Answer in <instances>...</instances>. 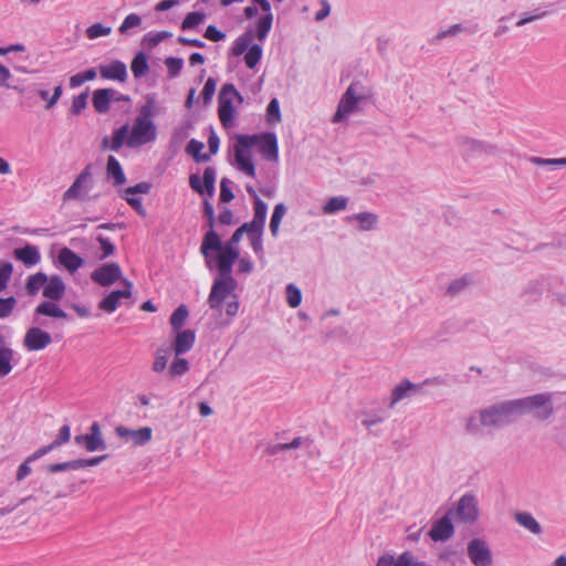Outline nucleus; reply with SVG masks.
Wrapping results in <instances>:
<instances>
[{
  "label": "nucleus",
  "mask_w": 566,
  "mask_h": 566,
  "mask_svg": "<svg viewBox=\"0 0 566 566\" xmlns=\"http://www.w3.org/2000/svg\"><path fill=\"white\" fill-rule=\"evenodd\" d=\"M234 159L240 171L249 177H255V165L249 153V149L260 144V153L269 161H277L279 144L274 133H264L262 135H241L235 136Z\"/></svg>",
  "instance_id": "1"
},
{
  "label": "nucleus",
  "mask_w": 566,
  "mask_h": 566,
  "mask_svg": "<svg viewBox=\"0 0 566 566\" xmlns=\"http://www.w3.org/2000/svg\"><path fill=\"white\" fill-rule=\"evenodd\" d=\"M518 417L516 399L500 401L472 413L465 421V431L472 437H481L483 429L507 426Z\"/></svg>",
  "instance_id": "2"
},
{
  "label": "nucleus",
  "mask_w": 566,
  "mask_h": 566,
  "mask_svg": "<svg viewBox=\"0 0 566 566\" xmlns=\"http://www.w3.org/2000/svg\"><path fill=\"white\" fill-rule=\"evenodd\" d=\"M516 403L520 417L531 413L541 422L547 421L555 413L554 394L549 391L516 398Z\"/></svg>",
  "instance_id": "3"
},
{
  "label": "nucleus",
  "mask_w": 566,
  "mask_h": 566,
  "mask_svg": "<svg viewBox=\"0 0 566 566\" xmlns=\"http://www.w3.org/2000/svg\"><path fill=\"white\" fill-rule=\"evenodd\" d=\"M211 251H217V260L216 261H226L231 264L239 259V250L237 245L230 244V241H227L224 244L222 243L220 235L214 230H209L202 239V243L200 247V252L206 260V265L208 269H213V262L211 256Z\"/></svg>",
  "instance_id": "4"
},
{
  "label": "nucleus",
  "mask_w": 566,
  "mask_h": 566,
  "mask_svg": "<svg viewBox=\"0 0 566 566\" xmlns=\"http://www.w3.org/2000/svg\"><path fill=\"white\" fill-rule=\"evenodd\" d=\"M234 98L239 103L243 102V96L238 92V90L232 83L223 84L218 96V115L224 128H230L233 126L235 113L233 107Z\"/></svg>",
  "instance_id": "5"
},
{
  "label": "nucleus",
  "mask_w": 566,
  "mask_h": 566,
  "mask_svg": "<svg viewBox=\"0 0 566 566\" xmlns=\"http://www.w3.org/2000/svg\"><path fill=\"white\" fill-rule=\"evenodd\" d=\"M156 137L157 127L153 120L135 118L132 128L129 127L125 144L128 148L134 149L154 142Z\"/></svg>",
  "instance_id": "6"
},
{
  "label": "nucleus",
  "mask_w": 566,
  "mask_h": 566,
  "mask_svg": "<svg viewBox=\"0 0 566 566\" xmlns=\"http://www.w3.org/2000/svg\"><path fill=\"white\" fill-rule=\"evenodd\" d=\"M92 165L88 164L81 174L75 178L70 188L63 193V201L80 200L86 201L91 198L95 199L98 195L90 197L88 193L93 188L94 181L92 176Z\"/></svg>",
  "instance_id": "7"
},
{
  "label": "nucleus",
  "mask_w": 566,
  "mask_h": 566,
  "mask_svg": "<svg viewBox=\"0 0 566 566\" xmlns=\"http://www.w3.org/2000/svg\"><path fill=\"white\" fill-rule=\"evenodd\" d=\"M369 95L368 92H356L355 83H352L346 92L343 94L337 111L333 116V123H340L347 115L354 113L358 108V103L361 99L367 98Z\"/></svg>",
  "instance_id": "8"
},
{
  "label": "nucleus",
  "mask_w": 566,
  "mask_h": 566,
  "mask_svg": "<svg viewBox=\"0 0 566 566\" xmlns=\"http://www.w3.org/2000/svg\"><path fill=\"white\" fill-rule=\"evenodd\" d=\"M468 557L474 566H492L493 554L489 544L482 538H472L467 547Z\"/></svg>",
  "instance_id": "9"
},
{
  "label": "nucleus",
  "mask_w": 566,
  "mask_h": 566,
  "mask_svg": "<svg viewBox=\"0 0 566 566\" xmlns=\"http://www.w3.org/2000/svg\"><path fill=\"white\" fill-rule=\"evenodd\" d=\"M91 279L93 282L104 287L111 286L115 282L124 280L122 268L116 262H108L95 269L91 273Z\"/></svg>",
  "instance_id": "10"
},
{
  "label": "nucleus",
  "mask_w": 566,
  "mask_h": 566,
  "mask_svg": "<svg viewBox=\"0 0 566 566\" xmlns=\"http://www.w3.org/2000/svg\"><path fill=\"white\" fill-rule=\"evenodd\" d=\"M457 144L460 148L461 154L468 158L475 157L482 154L495 155L497 150L496 146L492 144L473 139L468 136H459L457 138Z\"/></svg>",
  "instance_id": "11"
},
{
  "label": "nucleus",
  "mask_w": 566,
  "mask_h": 566,
  "mask_svg": "<svg viewBox=\"0 0 566 566\" xmlns=\"http://www.w3.org/2000/svg\"><path fill=\"white\" fill-rule=\"evenodd\" d=\"M74 441L83 446L88 452L106 450L107 446L103 438L98 422H93L90 427V433L75 436Z\"/></svg>",
  "instance_id": "12"
},
{
  "label": "nucleus",
  "mask_w": 566,
  "mask_h": 566,
  "mask_svg": "<svg viewBox=\"0 0 566 566\" xmlns=\"http://www.w3.org/2000/svg\"><path fill=\"white\" fill-rule=\"evenodd\" d=\"M107 458H108V455L104 454V455H99V457H93L90 459H74V460H70V461H65V462L52 463V464H48L44 468V471L46 473L53 474V473H59V472H63L66 470H81L86 467L98 465Z\"/></svg>",
  "instance_id": "13"
},
{
  "label": "nucleus",
  "mask_w": 566,
  "mask_h": 566,
  "mask_svg": "<svg viewBox=\"0 0 566 566\" xmlns=\"http://www.w3.org/2000/svg\"><path fill=\"white\" fill-rule=\"evenodd\" d=\"M216 176V169L213 167H207L203 170V181H201L198 174H192L189 177V185L199 195H208L209 197H212L214 195Z\"/></svg>",
  "instance_id": "14"
},
{
  "label": "nucleus",
  "mask_w": 566,
  "mask_h": 566,
  "mask_svg": "<svg viewBox=\"0 0 566 566\" xmlns=\"http://www.w3.org/2000/svg\"><path fill=\"white\" fill-rule=\"evenodd\" d=\"M237 283L214 280L208 297L210 308L220 311L226 298L234 292Z\"/></svg>",
  "instance_id": "15"
},
{
  "label": "nucleus",
  "mask_w": 566,
  "mask_h": 566,
  "mask_svg": "<svg viewBox=\"0 0 566 566\" xmlns=\"http://www.w3.org/2000/svg\"><path fill=\"white\" fill-rule=\"evenodd\" d=\"M116 434L126 441H132L135 447L147 444L153 438V429L150 427H142L139 429H129L125 426L115 428Z\"/></svg>",
  "instance_id": "16"
},
{
  "label": "nucleus",
  "mask_w": 566,
  "mask_h": 566,
  "mask_svg": "<svg viewBox=\"0 0 566 566\" xmlns=\"http://www.w3.org/2000/svg\"><path fill=\"white\" fill-rule=\"evenodd\" d=\"M122 283L124 285L123 290H114L99 301V310L106 313H113L118 307L120 298H128L132 296L133 283L127 279L122 280Z\"/></svg>",
  "instance_id": "17"
},
{
  "label": "nucleus",
  "mask_w": 566,
  "mask_h": 566,
  "mask_svg": "<svg viewBox=\"0 0 566 566\" xmlns=\"http://www.w3.org/2000/svg\"><path fill=\"white\" fill-rule=\"evenodd\" d=\"M52 343L50 333L40 327H31L27 331L23 338V346L32 352L44 349Z\"/></svg>",
  "instance_id": "18"
},
{
  "label": "nucleus",
  "mask_w": 566,
  "mask_h": 566,
  "mask_svg": "<svg viewBox=\"0 0 566 566\" xmlns=\"http://www.w3.org/2000/svg\"><path fill=\"white\" fill-rule=\"evenodd\" d=\"M455 514L464 523L474 522L479 514L475 496L472 494L461 496L457 503Z\"/></svg>",
  "instance_id": "19"
},
{
  "label": "nucleus",
  "mask_w": 566,
  "mask_h": 566,
  "mask_svg": "<svg viewBox=\"0 0 566 566\" xmlns=\"http://www.w3.org/2000/svg\"><path fill=\"white\" fill-rule=\"evenodd\" d=\"M98 70L105 80L125 83L128 77L126 64L119 60H114L107 65H99Z\"/></svg>",
  "instance_id": "20"
},
{
  "label": "nucleus",
  "mask_w": 566,
  "mask_h": 566,
  "mask_svg": "<svg viewBox=\"0 0 566 566\" xmlns=\"http://www.w3.org/2000/svg\"><path fill=\"white\" fill-rule=\"evenodd\" d=\"M454 534L453 524L449 515H444L438 520L431 527L429 536L434 542H444L450 539Z\"/></svg>",
  "instance_id": "21"
},
{
  "label": "nucleus",
  "mask_w": 566,
  "mask_h": 566,
  "mask_svg": "<svg viewBox=\"0 0 566 566\" xmlns=\"http://www.w3.org/2000/svg\"><path fill=\"white\" fill-rule=\"evenodd\" d=\"M129 132V124H124L119 128L113 132V136H105L102 139L101 148L102 150L109 149L112 151H118L125 144V139Z\"/></svg>",
  "instance_id": "22"
},
{
  "label": "nucleus",
  "mask_w": 566,
  "mask_h": 566,
  "mask_svg": "<svg viewBox=\"0 0 566 566\" xmlns=\"http://www.w3.org/2000/svg\"><path fill=\"white\" fill-rule=\"evenodd\" d=\"M65 284L61 276H48V282L44 284L43 296L50 301L59 302L65 295Z\"/></svg>",
  "instance_id": "23"
},
{
  "label": "nucleus",
  "mask_w": 566,
  "mask_h": 566,
  "mask_svg": "<svg viewBox=\"0 0 566 566\" xmlns=\"http://www.w3.org/2000/svg\"><path fill=\"white\" fill-rule=\"evenodd\" d=\"M59 263L70 273H75L85 263L84 259L69 248H62L57 255Z\"/></svg>",
  "instance_id": "24"
},
{
  "label": "nucleus",
  "mask_w": 566,
  "mask_h": 566,
  "mask_svg": "<svg viewBox=\"0 0 566 566\" xmlns=\"http://www.w3.org/2000/svg\"><path fill=\"white\" fill-rule=\"evenodd\" d=\"M195 340H196V334L193 331L185 329V331L178 332L176 339L172 344V347L170 349L174 350L176 356L186 354L187 352H189L192 348Z\"/></svg>",
  "instance_id": "25"
},
{
  "label": "nucleus",
  "mask_w": 566,
  "mask_h": 566,
  "mask_svg": "<svg viewBox=\"0 0 566 566\" xmlns=\"http://www.w3.org/2000/svg\"><path fill=\"white\" fill-rule=\"evenodd\" d=\"M34 496L33 500L35 499H41V497H44V496H50V495H53L54 499H61V497H64L66 496L65 493L62 492V490L59 488V484L56 482V480L54 479H43L39 486L34 489V494H32Z\"/></svg>",
  "instance_id": "26"
},
{
  "label": "nucleus",
  "mask_w": 566,
  "mask_h": 566,
  "mask_svg": "<svg viewBox=\"0 0 566 566\" xmlns=\"http://www.w3.org/2000/svg\"><path fill=\"white\" fill-rule=\"evenodd\" d=\"M116 91L113 88H98L93 93V106L99 114H105L111 108V99L114 97Z\"/></svg>",
  "instance_id": "27"
},
{
  "label": "nucleus",
  "mask_w": 566,
  "mask_h": 566,
  "mask_svg": "<svg viewBox=\"0 0 566 566\" xmlns=\"http://www.w3.org/2000/svg\"><path fill=\"white\" fill-rule=\"evenodd\" d=\"M266 214H268V205L260 198H256V200H254L253 219H252V221L247 222L249 224V228L253 229L254 233H263Z\"/></svg>",
  "instance_id": "28"
},
{
  "label": "nucleus",
  "mask_w": 566,
  "mask_h": 566,
  "mask_svg": "<svg viewBox=\"0 0 566 566\" xmlns=\"http://www.w3.org/2000/svg\"><path fill=\"white\" fill-rule=\"evenodd\" d=\"M49 316L53 318H67V313L62 310L54 301H44L40 303L34 310V317Z\"/></svg>",
  "instance_id": "29"
},
{
  "label": "nucleus",
  "mask_w": 566,
  "mask_h": 566,
  "mask_svg": "<svg viewBox=\"0 0 566 566\" xmlns=\"http://www.w3.org/2000/svg\"><path fill=\"white\" fill-rule=\"evenodd\" d=\"M106 175L109 179H113L115 187L122 186L126 182V176L122 168V165L116 157L109 156L106 164Z\"/></svg>",
  "instance_id": "30"
},
{
  "label": "nucleus",
  "mask_w": 566,
  "mask_h": 566,
  "mask_svg": "<svg viewBox=\"0 0 566 566\" xmlns=\"http://www.w3.org/2000/svg\"><path fill=\"white\" fill-rule=\"evenodd\" d=\"M14 256L27 266L35 265L41 260V254L35 245L27 244L14 251Z\"/></svg>",
  "instance_id": "31"
},
{
  "label": "nucleus",
  "mask_w": 566,
  "mask_h": 566,
  "mask_svg": "<svg viewBox=\"0 0 566 566\" xmlns=\"http://www.w3.org/2000/svg\"><path fill=\"white\" fill-rule=\"evenodd\" d=\"M514 520L518 525L530 531L534 535H541L543 532L541 524L530 512H516L514 514Z\"/></svg>",
  "instance_id": "32"
},
{
  "label": "nucleus",
  "mask_w": 566,
  "mask_h": 566,
  "mask_svg": "<svg viewBox=\"0 0 566 566\" xmlns=\"http://www.w3.org/2000/svg\"><path fill=\"white\" fill-rule=\"evenodd\" d=\"M418 388L419 385H416L408 379H403L392 389L390 407L392 408L397 402L409 397L410 392L412 390H417Z\"/></svg>",
  "instance_id": "33"
},
{
  "label": "nucleus",
  "mask_w": 566,
  "mask_h": 566,
  "mask_svg": "<svg viewBox=\"0 0 566 566\" xmlns=\"http://www.w3.org/2000/svg\"><path fill=\"white\" fill-rule=\"evenodd\" d=\"M130 70L136 78H142L148 73V57L143 51L138 52L134 56L130 63Z\"/></svg>",
  "instance_id": "34"
},
{
  "label": "nucleus",
  "mask_w": 566,
  "mask_h": 566,
  "mask_svg": "<svg viewBox=\"0 0 566 566\" xmlns=\"http://www.w3.org/2000/svg\"><path fill=\"white\" fill-rule=\"evenodd\" d=\"M349 219H354L358 222V228L360 231H371L378 223V216L374 212L367 211L358 212Z\"/></svg>",
  "instance_id": "35"
},
{
  "label": "nucleus",
  "mask_w": 566,
  "mask_h": 566,
  "mask_svg": "<svg viewBox=\"0 0 566 566\" xmlns=\"http://www.w3.org/2000/svg\"><path fill=\"white\" fill-rule=\"evenodd\" d=\"M48 282V275L43 272H38L28 277L25 283L27 294L34 296L41 289H44V284Z\"/></svg>",
  "instance_id": "36"
},
{
  "label": "nucleus",
  "mask_w": 566,
  "mask_h": 566,
  "mask_svg": "<svg viewBox=\"0 0 566 566\" xmlns=\"http://www.w3.org/2000/svg\"><path fill=\"white\" fill-rule=\"evenodd\" d=\"M253 32L251 30L244 32L233 43L232 53L234 56H240L249 50L252 45Z\"/></svg>",
  "instance_id": "37"
},
{
  "label": "nucleus",
  "mask_w": 566,
  "mask_h": 566,
  "mask_svg": "<svg viewBox=\"0 0 566 566\" xmlns=\"http://www.w3.org/2000/svg\"><path fill=\"white\" fill-rule=\"evenodd\" d=\"M203 147L205 145L202 142L191 139L186 147V153L192 156L196 163H205L210 159V156L208 154H202Z\"/></svg>",
  "instance_id": "38"
},
{
  "label": "nucleus",
  "mask_w": 566,
  "mask_h": 566,
  "mask_svg": "<svg viewBox=\"0 0 566 566\" xmlns=\"http://www.w3.org/2000/svg\"><path fill=\"white\" fill-rule=\"evenodd\" d=\"M170 353H171L170 347L163 346V347L157 348V350L155 353V360H154L153 367H151V369L155 373H161L166 369Z\"/></svg>",
  "instance_id": "39"
},
{
  "label": "nucleus",
  "mask_w": 566,
  "mask_h": 566,
  "mask_svg": "<svg viewBox=\"0 0 566 566\" xmlns=\"http://www.w3.org/2000/svg\"><path fill=\"white\" fill-rule=\"evenodd\" d=\"M14 352L9 347H0V377L9 375L12 370L11 360L13 359Z\"/></svg>",
  "instance_id": "40"
},
{
  "label": "nucleus",
  "mask_w": 566,
  "mask_h": 566,
  "mask_svg": "<svg viewBox=\"0 0 566 566\" xmlns=\"http://www.w3.org/2000/svg\"><path fill=\"white\" fill-rule=\"evenodd\" d=\"M189 311L185 304L179 305L170 316V325L174 331H179L184 326Z\"/></svg>",
  "instance_id": "41"
},
{
  "label": "nucleus",
  "mask_w": 566,
  "mask_h": 566,
  "mask_svg": "<svg viewBox=\"0 0 566 566\" xmlns=\"http://www.w3.org/2000/svg\"><path fill=\"white\" fill-rule=\"evenodd\" d=\"M273 23V14H263L256 22V38L260 41H264L268 36L269 32L271 31Z\"/></svg>",
  "instance_id": "42"
},
{
  "label": "nucleus",
  "mask_w": 566,
  "mask_h": 566,
  "mask_svg": "<svg viewBox=\"0 0 566 566\" xmlns=\"http://www.w3.org/2000/svg\"><path fill=\"white\" fill-rule=\"evenodd\" d=\"M473 277L470 274H465L460 279H457L450 283L448 286L447 293L450 296H455L460 294L462 291H464L465 287H468L470 284H472Z\"/></svg>",
  "instance_id": "43"
},
{
  "label": "nucleus",
  "mask_w": 566,
  "mask_h": 566,
  "mask_svg": "<svg viewBox=\"0 0 566 566\" xmlns=\"http://www.w3.org/2000/svg\"><path fill=\"white\" fill-rule=\"evenodd\" d=\"M285 213H286V207L284 203H277L274 207V210H273V213L271 217V221H270V230H271V233L273 237L277 235L281 221H282L283 217L285 216Z\"/></svg>",
  "instance_id": "44"
},
{
  "label": "nucleus",
  "mask_w": 566,
  "mask_h": 566,
  "mask_svg": "<svg viewBox=\"0 0 566 566\" xmlns=\"http://www.w3.org/2000/svg\"><path fill=\"white\" fill-rule=\"evenodd\" d=\"M262 46L260 44H252L244 55L245 65L249 69H254L262 59Z\"/></svg>",
  "instance_id": "45"
},
{
  "label": "nucleus",
  "mask_w": 566,
  "mask_h": 566,
  "mask_svg": "<svg viewBox=\"0 0 566 566\" xmlns=\"http://www.w3.org/2000/svg\"><path fill=\"white\" fill-rule=\"evenodd\" d=\"M348 199L346 197H332L323 207V212L326 214H333L340 210L346 209Z\"/></svg>",
  "instance_id": "46"
},
{
  "label": "nucleus",
  "mask_w": 566,
  "mask_h": 566,
  "mask_svg": "<svg viewBox=\"0 0 566 566\" xmlns=\"http://www.w3.org/2000/svg\"><path fill=\"white\" fill-rule=\"evenodd\" d=\"M206 19V14L203 12L195 11L190 12L186 15L181 23V29L184 31L191 30L201 24Z\"/></svg>",
  "instance_id": "47"
},
{
  "label": "nucleus",
  "mask_w": 566,
  "mask_h": 566,
  "mask_svg": "<svg viewBox=\"0 0 566 566\" xmlns=\"http://www.w3.org/2000/svg\"><path fill=\"white\" fill-rule=\"evenodd\" d=\"M96 77V70L94 67L87 69L84 72L76 73L70 77V86L77 87L87 81H93Z\"/></svg>",
  "instance_id": "48"
},
{
  "label": "nucleus",
  "mask_w": 566,
  "mask_h": 566,
  "mask_svg": "<svg viewBox=\"0 0 566 566\" xmlns=\"http://www.w3.org/2000/svg\"><path fill=\"white\" fill-rule=\"evenodd\" d=\"M282 119L277 98H272L266 107V122L269 124L280 123Z\"/></svg>",
  "instance_id": "49"
},
{
  "label": "nucleus",
  "mask_w": 566,
  "mask_h": 566,
  "mask_svg": "<svg viewBox=\"0 0 566 566\" xmlns=\"http://www.w3.org/2000/svg\"><path fill=\"white\" fill-rule=\"evenodd\" d=\"M165 65L167 67L168 77L175 78L182 70L184 60L181 57L170 56L165 60Z\"/></svg>",
  "instance_id": "50"
},
{
  "label": "nucleus",
  "mask_w": 566,
  "mask_h": 566,
  "mask_svg": "<svg viewBox=\"0 0 566 566\" xmlns=\"http://www.w3.org/2000/svg\"><path fill=\"white\" fill-rule=\"evenodd\" d=\"M17 306V298L14 296L0 297V318L4 319L12 315Z\"/></svg>",
  "instance_id": "51"
},
{
  "label": "nucleus",
  "mask_w": 566,
  "mask_h": 566,
  "mask_svg": "<svg viewBox=\"0 0 566 566\" xmlns=\"http://www.w3.org/2000/svg\"><path fill=\"white\" fill-rule=\"evenodd\" d=\"M217 268L219 275L214 280L228 281L231 284L237 283V281L232 276L233 264L226 261H217Z\"/></svg>",
  "instance_id": "52"
},
{
  "label": "nucleus",
  "mask_w": 566,
  "mask_h": 566,
  "mask_svg": "<svg viewBox=\"0 0 566 566\" xmlns=\"http://www.w3.org/2000/svg\"><path fill=\"white\" fill-rule=\"evenodd\" d=\"M285 293H286V301H287V304L295 308L297 307L301 302H302V292L301 290L295 286L294 284H289L285 289Z\"/></svg>",
  "instance_id": "53"
},
{
  "label": "nucleus",
  "mask_w": 566,
  "mask_h": 566,
  "mask_svg": "<svg viewBox=\"0 0 566 566\" xmlns=\"http://www.w3.org/2000/svg\"><path fill=\"white\" fill-rule=\"evenodd\" d=\"M189 369V363L186 358H176L169 366V375L171 377H178L186 374Z\"/></svg>",
  "instance_id": "54"
},
{
  "label": "nucleus",
  "mask_w": 566,
  "mask_h": 566,
  "mask_svg": "<svg viewBox=\"0 0 566 566\" xmlns=\"http://www.w3.org/2000/svg\"><path fill=\"white\" fill-rule=\"evenodd\" d=\"M12 272L13 265L11 262H0V293L7 289Z\"/></svg>",
  "instance_id": "55"
},
{
  "label": "nucleus",
  "mask_w": 566,
  "mask_h": 566,
  "mask_svg": "<svg viewBox=\"0 0 566 566\" xmlns=\"http://www.w3.org/2000/svg\"><path fill=\"white\" fill-rule=\"evenodd\" d=\"M142 24V18L140 15H138L137 13H130L128 14L123 23L120 24V27L118 28V31L122 33V34H126L128 33V31L133 28H137Z\"/></svg>",
  "instance_id": "56"
},
{
  "label": "nucleus",
  "mask_w": 566,
  "mask_h": 566,
  "mask_svg": "<svg viewBox=\"0 0 566 566\" xmlns=\"http://www.w3.org/2000/svg\"><path fill=\"white\" fill-rule=\"evenodd\" d=\"M112 28L105 27L101 23H94L86 29V35L88 39H97L99 36H106L111 34Z\"/></svg>",
  "instance_id": "57"
},
{
  "label": "nucleus",
  "mask_w": 566,
  "mask_h": 566,
  "mask_svg": "<svg viewBox=\"0 0 566 566\" xmlns=\"http://www.w3.org/2000/svg\"><path fill=\"white\" fill-rule=\"evenodd\" d=\"M97 242L101 244L102 254L98 256L99 260L109 258L115 253V245L109 241L108 238L97 235Z\"/></svg>",
  "instance_id": "58"
},
{
  "label": "nucleus",
  "mask_w": 566,
  "mask_h": 566,
  "mask_svg": "<svg viewBox=\"0 0 566 566\" xmlns=\"http://www.w3.org/2000/svg\"><path fill=\"white\" fill-rule=\"evenodd\" d=\"M87 98H88V92H83L76 97L73 98L72 106H71V113L74 115H80L83 109L86 108L87 105Z\"/></svg>",
  "instance_id": "59"
},
{
  "label": "nucleus",
  "mask_w": 566,
  "mask_h": 566,
  "mask_svg": "<svg viewBox=\"0 0 566 566\" xmlns=\"http://www.w3.org/2000/svg\"><path fill=\"white\" fill-rule=\"evenodd\" d=\"M216 87H217V81L213 78V77H209L207 81H206V84L203 86V90L201 92V96H202V99H203V103L207 105L211 102L214 93H216Z\"/></svg>",
  "instance_id": "60"
},
{
  "label": "nucleus",
  "mask_w": 566,
  "mask_h": 566,
  "mask_svg": "<svg viewBox=\"0 0 566 566\" xmlns=\"http://www.w3.org/2000/svg\"><path fill=\"white\" fill-rule=\"evenodd\" d=\"M172 34L169 31H159L156 33H147L144 38V42H147L149 46L154 48L161 41L170 38Z\"/></svg>",
  "instance_id": "61"
},
{
  "label": "nucleus",
  "mask_w": 566,
  "mask_h": 566,
  "mask_svg": "<svg viewBox=\"0 0 566 566\" xmlns=\"http://www.w3.org/2000/svg\"><path fill=\"white\" fill-rule=\"evenodd\" d=\"M385 418L386 417L384 415H381V413L368 412V413L365 415V418L363 419L361 424L365 428L370 429L371 427L377 426V424L384 422Z\"/></svg>",
  "instance_id": "62"
},
{
  "label": "nucleus",
  "mask_w": 566,
  "mask_h": 566,
  "mask_svg": "<svg viewBox=\"0 0 566 566\" xmlns=\"http://www.w3.org/2000/svg\"><path fill=\"white\" fill-rule=\"evenodd\" d=\"M230 182L228 178H222L220 182V200L222 202H230L234 199V193L229 187Z\"/></svg>",
  "instance_id": "63"
},
{
  "label": "nucleus",
  "mask_w": 566,
  "mask_h": 566,
  "mask_svg": "<svg viewBox=\"0 0 566 566\" xmlns=\"http://www.w3.org/2000/svg\"><path fill=\"white\" fill-rule=\"evenodd\" d=\"M71 439V428L69 424H64L60 428L57 437L52 441L55 448L69 442Z\"/></svg>",
  "instance_id": "64"
}]
</instances>
